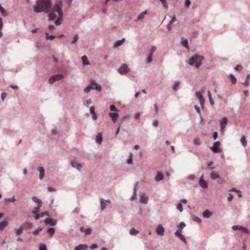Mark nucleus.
Returning <instances> with one entry per match:
<instances>
[{"instance_id":"nucleus-52","label":"nucleus","mask_w":250,"mask_h":250,"mask_svg":"<svg viewBox=\"0 0 250 250\" xmlns=\"http://www.w3.org/2000/svg\"><path fill=\"white\" fill-rule=\"evenodd\" d=\"M132 158H133V154L131 153H130L129 155V158L127 160V163L128 164H132Z\"/></svg>"},{"instance_id":"nucleus-1","label":"nucleus","mask_w":250,"mask_h":250,"mask_svg":"<svg viewBox=\"0 0 250 250\" xmlns=\"http://www.w3.org/2000/svg\"><path fill=\"white\" fill-rule=\"evenodd\" d=\"M36 3L37 5L33 6V9L37 13H48L52 5L51 0H37Z\"/></svg>"},{"instance_id":"nucleus-42","label":"nucleus","mask_w":250,"mask_h":250,"mask_svg":"<svg viewBox=\"0 0 250 250\" xmlns=\"http://www.w3.org/2000/svg\"><path fill=\"white\" fill-rule=\"evenodd\" d=\"M240 141H241V143L242 145L244 146H245L247 145V141H246V137L245 136H242V137L240 139Z\"/></svg>"},{"instance_id":"nucleus-10","label":"nucleus","mask_w":250,"mask_h":250,"mask_svg":"<svg viewBox=\"0 0 250 250\" xmlns=\"http://www.w3.org/2000/svg\"><path fill=\"white\" fill-rule=\"evenodd\" d=\"M90 83L91 85H95V86L94 87V89H96V90L99 92L101 91V86L99 83H96L94 80H91Z\"/></svg>"},{"instance_id":"nucleus-58","label":"nucleus","mask_w":250,"mask_h":250,"mask_svg":"<svg viewBox=\"0 0 250 250\" xmlns=\"http://www.w3.org/2000/svg\"><path fill=\"white\" fill-rule=\"evenodd\" d=\"M178 238L182 241L185 244H187V240L186 239V238L183 235H182L178 237Z\"/></svg>"},{"instance_id":"nucleus-49","label":"nucleus","mask_w":250,"mask_h":250,"mask_svg":"<svg viewBox=\"0 0 250 250\" xmlns=\"http://www.w3.org/2000/svg\"><path fill=\"white\" fill-rule=\"evenodd\" d=\"M242 226L240 225H234L232 227V229L233 230H241Z\"/></svg>"},{"instance_id":"nucleus-63","label":"nucleus","mask_w":250,"mask_h":250,"mask_svg":"<svg viewBox=\"0 0 250 250\" xmlns=\"http://www.w3.org/2000/svg\"><path fill=\"white\" fill-rule=\"evenodd\" d=\"M7 96V93L5 92H3L1 94V99L2 101H3Z\"/></svg>"},{"instance_id":"nucleus-24","label":"nucleus","mask_w":250,"mask_h":250,"mask_svg":"<svg viewBox=\"0 0 250 250\" xmlns=\"http://www.w3.org/2000/svg\"><path fill=\"white\" fill-rule=\"evenodd\" d=\"M82 60L83 62V65H90V62L88 61L87 58L86 56H83L82 57Z\"/></svg>"},{"instance_id":"nucleus-38","label":"nucleus","mask_w":250,"mask_h":250,"mask_svg":"<svg viewBox=\"0 0 250 250\" xmlns=\"http://www.w3.org/2000/svg\"><path fill=\"white\" fill-rule=\"evenodd\" d=\"M4 201L6 202H14L16 200L15 198V195H13L11 198H6L4 199Z\"/></svg>"},{"instance_id":"nucleus-19","label":"nucleus","mask_w":250,"mask_h":250,"mask_svg":"<svg viewBox=\"0 0 250 250\" xmlns=\"http://www.w3.org/2000/svg\"><path fill=\"white\" fill-rule=\"evenodd\" d=\"M125 38H122L121 40H118L115 42L113 45L114 47L121 46L125 41Z\"/></svg>"},{"instance_id":"nucleus-46","label":"nucleus","mask_w":250,"mask_h":250,"mask_svg":"<svg viewBox=\"0 0 250 250\" xmlns=\"http://www.w3.org/2000/svg\"><path fill=\"white\" fill-rule=\"evenodd\" d=\"M179 84H180V82L179 81H175L174 83V84L172 86V89L174 91H176V89H177V87L178 86H179Z\"/></svg>"},{"instance_id":"nucleus-59","label":"nucleus","mask_w":250,"mask_h":250,"mask_svg":"<svg viewBox=\"0 0 250 250\" xmlns=\"http://www.w3.org/2000/svg\"><path fill=\"white\" fill-rule=\"evenodd\" d=\"M196 54V57H197L199 62H201L205 59V58L203 56L199 55L197 54Z\"/></svg>"},{"instance_id":"nucleus-6","label":"nucleus","mask_w":250,"mask_h":250,"mask_svg":"<svg viewBox=\"0 0 250 250\" xmlns=\"http://www.w3.org/2000/svg\"><path fill=\"white\" fill-rule=\"evenodd\" d=\"M62 78V75L57 74L52 75L48 80V82L50 83H53L55 81L59 80Z\"/></svg>"},{"instance_id":"nucleus-22","label":"nucleus","mask_w":250,"mask_h":250,"mask_svg":"<svg viewBox=\"0 0 250 250\" xmlns=\"http://www.w3.org/2000/svg\"><path fill=\"white\" fill-rule=\"evenodd\" d=\"M163 178V174L161 172H158L155 177V181L157 182L160 181L162 180Z\"/></svg>"},{"instance_id":"nucleus-51","label":"nucleus","mask_w":250,"mask_h":250,"mask_svg":"<svg viewBox=\"0 0 250 250\" xmlns=\"http://www.w3.org/2000/svg\"><path fill=\"white\" fill-rule=\"evenodd\" d=\"M156 50V47L155 46H152L150 49L149 55L152 56L153 53Z\"/></svg>"},{"instance_id":"nucleus-41","label":"nucleus","mask_w":250,"mask_h":250,"mask_svg":"<svg viewBox=\"0 0 250 250\" xmlns=\"http://www.w3.org/2000/svg\"><path fill=\"white\" fill-rule=\"evenodd\" d=\"M55 229L54 228H50L47 230V232L51 236H52L55 233Z\"/></svg>"},{"instance_id":"nucleus-23","label":"nucleus","mask_w":250,"mask_h":250,"mask_svg":"<svg viewBox=\"0 0 250 250\" xmlns=\"http://www.w3.org/2000/svg\"><path fill=\"white\" fill-rule=\"evenodd\" d=\"M80 230L84 232L86 234H90L91 233V229L89 228H84L83 227L80 228Z\"/></svg>"},{"instance_id":"nucleus-2","label":"nucleus","mask_w":250,"mask_h":250,"mask_svg":"<svg viewBox=\"0 0 250 250\" xmlns=\"http://www.w3.org/2000/svg\"><path fill=\"white\" fill-rule=\"evenodd\" d=\"M188 64L197 69L202 65V62H199L196 54L192 56L189 59Z\"/></svg>"},{"instance_id":"nucleus-55","label":"nucleus","mask_w":250,"mask_h":250,"mask_svg":"<svg viewBox=\"0 0 250 250\" xmlns=\"http://www.w3.org/2000/svg\"><path fill=\"white\" fill-rule=\"evenodd\" d=\"M186 224L184 222H182L177 225V227L179 229H181L186 227Z\"/></svg>"},{"instance_id":"nucleus-31","label":"nucleus","mask_w":250,"mask_h":250,"mask_svg":"<svg viewBox=\"0 0 250 250\" xmlns=\"http://www.w3.org/2000/svg\"><path fill=\"white\" fill-rule=\"evenodd\" d=\"M182 39L183 41L182 42V45L187 49H188L189 48V46L188 40L186 39H184L183 38H182Z\"/></svg>"},{"instance_id":"nucleus-17","label":"nucleus","mask_w":250,"mask_h":250,"mask_svg":"<svg viewBox=\"0 0 250 250\" xmlns=\"http://www.w3.org/2000/svg\"><path fill=\"white\" fill-rule=\"evenodd\" d=\"M203 175H202L199 180V185L203 188H207L208 187L207 183L203 179Z\"/></svg>"},{"instance_id":"nucleus-26","label":"nucleus","mask_w":250,"mask_h":250,"mask_svg":"<svg viewBox=\"0 0 250 250\" xmlns=\"http://www.w3.org/2000/svg\"><path fill=\"white\" fill-rule=\"evenodd\" d=\"M103 141V137L101 133H99L97 135L96 141L98 144H101Z\"/></svg>"},{"instance_id":"nucleus-15","label":"nucleus","mask_w":250,"mask_h":250,"mask_svg":"<svg viewBox=\"0 0 250 250\" xmlns=\"http://www.w3.org/2000/svg\"><path fill=\"white\" fill-rule=\"evenodd\" d=\"M37 169L40 172L39 179L42 180L44 177V169L43 167H40L37 168Z\"/></svg>"},{"instance_id":"nucleus-33","label":"nucleus","mask_w":250,"mask_h":250,"mask_svg":"<svg viewBox=\"0 0 250 250\" xmlns=\"http://www.w3.org/2000/svg\"><path fill=\"white\" fill-rule=\"evenodd\" d=\"M191 219L195 222H197L198 223H200L201 222V219L195 215H192Z\"/></svg>"},{"instance_id":"nucleus-37","label":"nucleus","mask_w":250,"mask_h":250,"mask_svg":"<svg viewBox=\"0 0 250 250\" xmlns=\"http://www.w3.org/2000/svg\"><path fill=\"white\" fill-rule=\"evenodd\" d=\"M160 2H161L163 6L166 9H168V6L167 1V0H159Z\"/></svg>"},{"instance_id":"nucleus-34","label":"nucleus","mask_w":250,"mask_h":250,"mask_svg":"<svg viewBox=\"0 0 250 250\" xmlns=\"http://www.w3.org/2000/svg\"><path fill=\"white\" fill-rule=\"evenodd\" d=\"M139 231L134 228H132L130 229L129 233L131 235H136L139 233Z\"/></svg>"},{"instance_id":"nucleus-9","label":"nucleus","mask_w":250,"mask_h":250,"mask_svg":"<svg viewBox=\"0 0 250 250\" xmlns=\"http://www.w3.org/2000/svg\"><path fill=\"white\" fill-rule=\"evenodd\" d=\"M148 198L146 195V193L144 192L141 196L140 198V203L141 204H146L148 203Z\"/></svg>"},{"instance_id":"nucleus-56","label":"nucleus","mask_w":250,"mask_h":250,"mask_svg":"<svg viewBox=\"0 0 250 250\" xmlns=\"http://www.w3.org/2000/svg\"><path fill=\"white\" fill-rule=\"evenodd\" d=\"M241 231H242L244 233H247V234H250V230L246 228H245L242 226L241 229L240 230Z\"/></svg>"},{"instance_id":"nucleus-14","label":"nucleus","mask_w":250,"mask_h":250,"mask_svg":"<svg viewBox=\"0 0 250 250\" xmlns=\"http://www.w3.org/2000/svg\"><path fill=\"white\" fill-rule=\"evenodd\" d=\"M213 213L211 211L209 210L208 209H206L204 211H203L202 213V216L204 218L208 219L210 218Z\"/></svg>"},{"instance_id":"nucleus-32","label":"nucleus","mask_w":250,"mask_h":250,"mask_svg":"<svg viewBox=\"0 0 250 250\" xmlns=\"http://www.w3.org/2000/svg\"><path fill=\"white\" fill-rule=\"evenodd\" d=\"M250 80V75L248 74L246 77V80L242 83L243 85L245 86H248L249 85V80Z\"/></svg>"},{"instance_id":"nucleus-57","label":"nucleus","mask_w":250,"mask_h":250,"mask_svg":"<svg viewBox=\"0 0 250 250\" xmlns=\"http://www.w3.org/2000/svg\"><path fill=\"white\" fill-rule=\"evenodd\" d=\"M15 230H16V234L17 235H20L22 233V229L21 227L17 229H15Z\"/></svg>"},{"instance_id":"nucleus-25","label":"nucleus","mask_w":250,"mask_h":250,"mask_svg":"<svg viewBox=\"0 0 250 250\" xmlns=\"http://www.w3.org/2000/svg\"><path fill=\"white\" fill-rule=\"evenodd\" d=\"M147 13V11H145L144 12L140 13L137 18L136 20V21H139L142 20L144 18L145 15Z\"/></svg>"},{"instance_id":"nucleus-50","label":"nucleus","mask_w":250,"mask_h":250,"mask_svg":"<svg viewBox=\"0 0 250 250\" xmlns=\"http://www.w3.org/2000/svg\"><path fill=\"white\" fill-rule=\"evenodd\" d=\"M182 229H178L175 232H174V234L175 235L178 237L179 236L182 235Z\"/></svg>"},{"instance_id":"nucleus-13","label":"nucleus","mask_w":250,"mask_h":250,"mask_svg":"<svg viewBox=\"0 0 250 250\" xmlns=\"http://www.w3.org/2000/svg\"><path fill=\"white\" fill-rule=\"evenodd\" d=\"M9 224L8 219L5 218L4 220L0 223V229L3 230Z\"/></svg>"},{"instance_id":"nucleus-3","label":"nucleus","mask_w":250,"mask_h":250,"mask_svg":"<svg viewBox=\"0 0 250 250\" xmlns=\"http://www.w3.org/2000/svg\"><path fill=\"white\" fill-rule=\"evenodd\" d=\"M62 1H59L54 4L53 7V12H57L58 15H63L62 10Z\"/></svg>"},{"instance_id":"nucleus-61","label":"nucleus","mask_w":250,"mask_h":250,"mask_svg":"<svg viewBox=\"0 0 250 250\" xmlns=\"http://www.w3.org/2000/svg\"><path fill=\"white\" fill-rule=\"evenodd\" d=\"M191 4V2L190 0H185V6L187 8H188L190 6Z\"/></svg>"},{"instance_id":"nucleus-47","label":"nucleus","mask_w":250,"mask_h":250,"mask_svg":"<svg viewBox=\"0 0 250 250\" xmlns=\"http://www.w3.org/2000/svg\"><path fill=\"white\" fill-rule=\"evenodd\" d=\"M42 230V228L41 227H39L37 229L33 231V234L35 235H37Z\"/></svg>"},{"instance_id":"nucleus-8","label":"nucleus","mask_w":250,"mask_h":250,"mask_svg":"<svg viewBox=\"0 0 250 250\" xmlns=\"http://www.w3.org/2000/svg\"><path fill=\"white\" fill-rule=\"evenodd\" d=\"M72 167L74 168H76L79 171H81L82 168V165L75 161H73L71 162Z\"/></svg>"},{"instance_id":"nucleus-18","label":"nucleus","mask_w":250,"mask_h":250,"mask_svg":"<svg viewBox=\"0 0 250 250\" xmlns=\"http://www.w3.org/2000/svg\"><path fill=\"white\" fill-rule=\"evenodd\" d=\"M88 246L85 244H80L76 247L74 250H85L87 249Z\"/></svg>"},{"instance_id":"nucleus-44","label":"nucleus","mask_w":250,"mask_h":250,"mask_svg":"<svg viewBox=\"0 0 250 250\" xmlns=\"http://www.w3.org/2000/svg\"><path fill=\"white\" fill-rule=\"evenodd\" d=\"M229 77L231 80V82L233 84H235L236 83V77L232 74H229Z\"/></svg>"},{"instance_id":"nucleus-12","label":"nucleus","mask_w":250,"mask_h":250,"mask_svg":"<svg viewBox=\"0 0 250 250\" xmlns=\"http://www.w3.org/2000/svg\"><path fill=\"white\" fill-rule=\"evenodd\" d=\"M157 234L163 236L164 234V228L161 225H159L156 229Z\"/></svg>"},{"instance_id":"nucleus-30","label":"nucleus","mask_w":250,"mask_h":250,"mask_svg":"<svg viewBox=\"0 0 250 250\" xmlns=\"http://www.w3.org/2000/svg\"><path fill=\"white\" fill-rule=\"evenodd\" d=\"M54 12H51L48 14V18L50 21H53L57 17V15Z\"/></svg>"},{"instance_id":"nucleus-64","label":"nucleus","mask_w":250,"mask_h":250,"mask_svg":"<svg viewBox=\"0 0 250 250\" xmlns=\"http://www.w3.org/2000/svg\"><path fill=\"white\" fill-rule=\"evenodd\" d=\"M194 108L196 110V112L199 114V115H201V111H200V108L197 106V105H195L194 106Z\"/></svg>"},{"instance_id":"nucleus-48","label":"nucleus","mask_w":250,"mask_h":250,"mask_svg":"<svg viewBox=\"0 0 250 250\" xmlns=\"http://www.w3.org/2000/svg\"><path fill=\"white\" fill-rule=\"evenodd\" d=\"M32 225H33L32 223L26 222L23 225V227L24 228L28 229L31 228L32 227Z\"/></svg>"},{"instance_id":"nucleus-39","label":"nucleus","mask_w":250,"mask_h":250,"mask_svg":"<svg viewBox=\"0 0 250 250\" xmlns=\"http://www.w3.org/2000/svg\"><path fill=\"white\" fill-rule=\"evenodd\" d=\"M208 97L209 101L210 104L213 105L214 104V102L211 98V92L210 91H208Z\"/></svg>"},{"instance_id":"nucleus-60","label":"nucleus","mask_w":250,"mask_h":250,"mask_svg":"<svg viewBox=\"0 0 250 250\" xmlns=\"http://www.w3.org/2000/svg\"><path fill=\"white\" fill-rule=\"evenodd\" d=\"M193 143L194 145L197 146H199L201 145V142L200 140L197 138H195L193 140Z\"/></svg>"},{"instance_id":"nucleus-28","label":"nucleus","mask_w":250,"mask_h":250,"mask_svg":"<svg viewBox=\"0 0 250 250\" xmlns=\"http://www.w3.org/2000/svg\"><path fill=\"white\" fill-rule=\"evenodd\" d=\"M227 124V119L226 118H223L221 120L220 125H221V131H222L224 129L225 125Z\"/></svg>"},{"instance_id":"nucleus-53","label":"nucleus","mask_w":250,"mask_h":250,"mask_svg":"<svg viewBox=\"0 0 250 250\" xmlns=\"http://www.w3.org/2000/svg\"><path fill=\"white\" fill-rule=\"evenodd\" d=\"M40 250H47V248L44 244L41 243L39 245Z\"/></svg>"},{"instance_id":"nucleus-29","label":"nucleus","mask_w":250,"mask_h":250,"mask_svg":"<svg viewBox=\"0 0 250 250\" xmlns=\"http://www.w3.org/2000/svg\"><path fill=\"white\" fill-rule=\"evenodd\" d=\"M210 178L213 180H215L220 178L219 175L215 172H212L210 173Z\"/></svg>"},{"instance_id":"nucleus-27","label":"nucleus","mask_w":250,"mask_h":250,"mask_svg":"<svg viewBox=\"0 0 250 250\" xmlns=\"http://www.w3.org/2000/svg\"><path fill=\"white\" fill-rule=\"evenodd\" d=\"M58 19L56 20L55 21V24L56 25L59 26L60 25L62 22V19L63 17V15H58Z\"/></svg>"},{"instance_id":"nucleus-43","label":"nucleus","mask_w":250,"mask_h":250,"mask_svg":"<svg viewBox=\"0 0 250 250\" xmlns=\"http://www.w3.org/2000/svg\"><path fill=\"white\" fill-rule=\"evenodd\" d=\"M136 184L135 185L134 188V192L133 194L132 195L131 197V200H133L134 199H136Z\"/></svg>"},{"instance_id":"nucleus-45","label":"nucleus","mask_w":250,"mask_h":250,"mask_svg":"<svg viewBox=\"0 0 250 250\" xmlns=\"http://www.w3.org/2000/svg\"><path fill=\"white\" fill-rule=\"evenodd\" d=\"M45 34L46 35L45 38L46 40H53L55 38V36L54 35H49L48 33H45Z\"/></svg>"},{"instance_id":"nucleus-4","label":"nucleus","mask_w":250,"mask_h":250,"mask_svg":"<svg viewBox=\"0 0 250 250\" xmlns=\"http://www.w3.org/2000/svg\"><path fill=\"white\" fill-rule=\"evenodd\" d=\"M220 143L219 141L215 142L213 146L210 147V149L214 153H220L222 151L221 148L219 147Z\"/></svg>"},{"instance_id":"nucleus-11","label":"nucleus","mask_w":250,"mask_h":250,"mask_svg":"<svg viewBox=\"0 0 250 250\" xmlns=\"http://www.w3.org/2000/svg\"><path fill=\"white\" fill-rule=\"evenodd\" d=\"M196 96L197 98H198L199 100L200 104L202 106H203L204 104V99L200 91H197L196 92Z\"/></svg>"},{"instance_id":"nucleus-5","label":"nucleus","mask_w":250,"mask_h":250,"mask_svg":"<svg viewBox=\"0 0 250 250\" xmlns=\"http://www.w3.org/2000/svg\"><path fill=\"white\" fill-rule=\"evenodd\" d=\"M129 71V69L128 68L127 65L125 63L123 64L118 70V72L122 75L127 73Z\"/></svg>"},{"instance_id":"nucleus-36","label":"nucleus","mask_w":250,"mask_h":250,"mask_svg":"<svg viewBox=\"0 0 250 250\" xmlns=\"http://www.w3.org/2000/svg\"><path fill=\"white\" fill-rule=\"evenodd\" d=\"M91 89H94V86L89 85H88L87 87H86L84 89L83 91L85 93H88L90 91V90Z\"/></svg>"},{"instance_id":"nucleus-62","label":"nucleus","mask_w":250,"mask_h":250,"mask_svg":"<svg viewBox=\"0 0 250 250\" xmlns=\"http://www.w3.org/2000/svg\"><path fill=\"white\" fill-rule=\"evenodd\" d=\"M110 110L111 111H118V110L117 109L116 106L114 105H111L110 106Z\"/></svg>"},{"instance_id":"nucleus-54","label":"nucleus","mask_w":250,"mask_h":250,"mask_svg":"<svg viewBox=\"0 0 250 250\" xmlns=\"http://www.w3.org/2000/svg\"><path fill=\"white\" fill-rule=\"evenodd\" d=\"M176 208L178 210H179L180 212L183 211V205L181 203H178L176 206Z\"/></svg>"},{"instance_id":"nucleus-7","label":"nucleus","mask_w":250,"mask_h":250,"mask_svg":"<svg viewBox=\"0 0 250 250\" xmlns=\"http://www.w3.org/2000/svg\"><path fill=\"white\" fill-rule=\"evenodd\" d=\"M44 223L45 225H50L52 226H54L57 223V220L51 218H47L44 220Z\"/></svg>"},{"instance_id":"nucleus-35","label":"nucleus","mask_w":250,"mask_h":250,"mask_svg":"<svg viewBox=\"0 0 250 250\" xmlns=\"http://www.w3.org/2000/svg\"><path fill=\"white\" fill-rule=\"evenodd\" d=\"M79 39V35L77 33L73 37V40L71 42V44H75Z\"/></svg>"},{"instance_id":"nucleus-21","label":"nucleus","mask_w":250,"mask_h":250,"mask_svg":"<svg viewBox=\"0 0 250 250\" xmlns=\"http://www.w3.org/2000/svg\"><path fill=\"white\" fill-rule=\"evenodd\" d=\"M106 202L110 203L109 200H104L103 199H101V210H104L106 208Z\"/></svg>"},{"instance_id":"nucleus-20","label":"nucleus","mask_w":250,"mask_h":250,"mask_svg":"<svg viewBox=\"0 0 250 250\" xmlns=\"http://www.w3.org/2000/svg\"><path fill=\"white\" fill-rule=\"evenodd\" d=\"M119 114L117 113L110 112L109 113V116L111 118L112 121L115 123L117 120V118L118 117Z\"/></svg>"},{"instance_id":"nucleus-16","label":"nucleus","mask_w":250,"mask_h":250,"mask_svg":"<svg viewBox=\"0 0 250 250\" xmlns=\"http://www.w3.org/2000/svg\"><path fill=\"white\" fill-rule=\"evenodd\" d=\"M32 200L34 202H35V203H37L38 204L37 208L40 209L42 206V201L36 196H33Z\"/></svg>"},{"instance_id":"nucleus-40","label":"nucleus","mask_w":250,"mask_h":250,"mask_svg":"<svg viewBox=\"0 0 250 250\" xmlns=\"http://www.w3.org/2000/svg\"><path fill=\"white\" fill-rule=\"evenodd\" d=\"M0 12L1 13V15L2 16H6L7 15V13L5 9L2 7L1 4L0 3Z\"/></svg>"}]
</instances>
